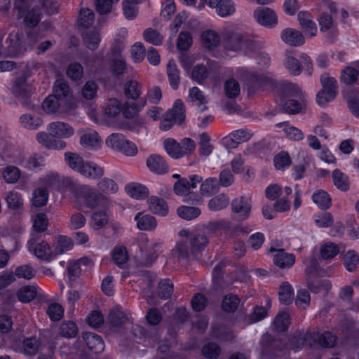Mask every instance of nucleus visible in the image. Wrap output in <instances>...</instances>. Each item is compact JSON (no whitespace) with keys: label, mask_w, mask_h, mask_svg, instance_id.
Instances as JSON below:
<instances>
[{"label":"nucleus","mask_w":359,"mask_h":359,"mask_svg":"<svg viewBox=\"0 0 359 359\" xmlns=\"http://www.w3.org/2000/svg\"><path fill=\"white\" fill-rule=\"evenodd\" d=\"M20 122L24 128L29 130H36L42 124V120L39 116L30 114L22 115Z\"/></svg>","instance_id":"obj_44"},{"label":"nucleus","mask_w":359,"mask_h":359,"mask_svg":"<svg viewBox=\"0 0 359 359\" xmlns=\"http://www.w3.org/2000/svg\"><path fill=\"white\" fill-rule=\"evenodd\" d=\"M201 41L206 48L211 49L219 43L220 38L215 32L208 30L202 34Z\"/></svg>","instance_id":"obj_43"},{"label":"nucleus","mask_w":359,"mask_h":359,"mask_svg":"<svg viewBox=\"0 0 359 359\" xmlns=\"http://www.w3.org/2000/svg\"><path fill=\"white\" fill-rule=\"evenodd\" d=\"M60 105L61 100L53 95H50L43 101L42 108L47 114H54L60 109Z\"/></svg>","instance_id":"obj_48"},{"label":"nucleus","mask_w":359,"mask_h":359,"mask_svg":"<svg viewBox=\"0 0 359 359\" xmlns=\"http://www.w3.org/2000/svg\"><path fill=\"white\" fill-rule=\"evenodd\" d=\"M72 248V243L69 238L65 236H60L57 238V242L54 248V253L55 257L58 255L63 254L64 252L71 250Z\"/></svg>","instance_id":"obj_51"},{"label":"nucleus","mask_w":359,"mask_h":359,"mask_svg":"<svg viewBox=\"0 0 359 359\" xmlns=\"http://www.w3.org/2000/svg\"><path fill=\"white\" fill-rule=\"evenodd\" d=\"M282 102L283 103V110L290 114L299 113L306 105L305 96L292 97L286 100H283Z\"/></svg>","instance_id":"obj_25"},{"label":"nucleus","mask_w":359,"mask_h":359,"mask_svg":"<svg viewBox=\"0 0 359 359\" xmlns=\"http://www.w3.org/2000/svg\"><path fill=\"white\" fill-rule=\"evenodd\" d=\"M340 328L348 338L359 340V322L352 318H345L340 323Z\"/></svg>","instance_id":"obj_22"},{"label":"nucleus","mask_w":359,"mask_h":359,"mask_svg":"<svg viewBox=\"0 0 359 359\" xmlns=\"http://www.w3.org/2000/svg\"><path fill=\"white\" fill-rule=\"evenodd\" d=\"M306 285L313 293L318 294L321 292H328L332 285L328 280L320 279L312 274H308L306 276Z\"/></svg>","instance_id":"obj_17"},{"label":"nucleus","mask_w":359,"mask_h":359,"mask_svg":"<svg viewBox=\"0 0 359 359\" xmlns=\"http://www.w3.org/2000/svg\"><path fill=\"white\" fill-rule=\"evenodd\" d=\"M323 89L317 94V102L320 105H325L334 99L337 93V83L334 77H330L324 74L320 77Z\"/></svg>","instance_id":"obj_8"},{"label":"nucleus","mask_w":359,"mask_h":359,"mask_svg":"<svg viewBox=\"0 0 359 359\" xmlns=\"http://www.w3.org/2000/svg\"><path fill=\"white\" fill-rule=\"evenodd\" d=\"M185 119V107L181 100H177L173 107L167 111L161 121L160 128L167 131L174 123L181 124Z\"/></svg>","instance_id":"obj_5"},{"label":"nucleus","mask_w":359,"mask_h":359,"mask_svg":"<svg viewBox=\"0 0 359 359\" xmlns=\"http://www.w3.org/2000/svg\"><path fill=\"white\" fill-rule=\"evenodd\" d=\"M173 293V284L169 279H165L158 283V295L161 299H167Z\"/></svg>","instance_id":"obj_54"},{"label":"nucleus","mask_w":359,"mask_h":359,"mask_svg":"<svg viewBox=\"0 0 359 359\" xmlns=\"http://www.w3.org/2000/svg\"><path fill=\"white\" fill-rule=\"evenodd\" d=\"M83 339L93 353L97 354L103 351L104 344L100 335L93 332H86L83 334Z\"/></svg>","instance_id":"obj_20"},{"label":"nucleus","mask_w":359,"mask_h":359,"mask_svg":"<svg viewBox=\"0 0 359 359\" xmlns=\"http://www.w3.org/2000/svg\"><path fill=\"white\" fill-rule=\"evenodd\" d=\"M54 136L50 135L49 132L38 133L36 135V140L43 146L48 149H63L66 147L67 144L65 142L60 140H55Z\"/></svg>","instance_id":"obj_16"},{"label":"nucleus","mask_w":359,"mask_h":359,"mask_svg":"<svg viewBox=\"0 0 359 359\" xmlns=\"http://www.w3.org/2000/svg\"><path fill=\"white\" fill-rule=\"evenodd\" d=\"M109 320L112 327L121 328L128 321V318L120 306H116L111 310Z\"/></svg>","instance_id":"obj_30"},{"label":"nucleus","mask_w":359,"mask_h":359,"mask_svg":"<svg viewBox=\"0 0 359 359\" xmlns=\"http://www.w3.org/2000/svg\"><path fill=\"white\" fill-rule=\"evenodd\" d=\"M278 298L281 304H290L294 299V290L292 285L287 283H283L279 287Z\"/></svg>","instance_id":"obj_34"},{"label":"nucleus","mask_w":359,"mask_h":359,"mask_svg":"<svg viewBox=\"0 0 359 359\" xmlns=\"http://www.w3.org/2000/svg\"><path fill=\"white\" fill-rule=\"evenodd\" d=\"M5 201L8 208L18 210L23 206V199L20 193L12 190L5 194Z\"/></svg>","instance_id":"obj_36"},{"label":"nucleus","mask_w":359,"mask_h":359,"mask_svg":"<svg viewBox=\"0 0 359 359\" xmlns=\"http://www.w3.org/2000/svg\"><path fill=\"white\" fill-rule=\"evenodd\" d=\"M80 174L86 177L95 180L103 176L104 168L94 162L86 161Z\"/></svg>","instance_id":"obj_29"},{"label":"nucleus","mask_w":359,"mask_h":359,"mask_svg":"<svg viewBox=\"0 0 359 359\" xmlns=\"http://www.w3.org/2000/svg\"><path fill=\"white\" fill-rule=\"evenodd\" d=\"M297 18L302 28L307 32L311 37L316 34L317 27L316 23L311 19V14L309 12H299Z\"/></svg>","instance_id":"obj_26"},{"label":"nucleus","mask_w":359,"mask_h":359,"mask_svg":"<svg viewBox=\"0 0 359 359\" xmlns=\"http://www.w3.org/2000/svg\"><path fill=\"white\" fill-rule=\"evenodd\" d=\"M125 95L133 100H137L141 95V85L137 81L130 80L124 85Z\"/></svg>","instance_id":"obj_38"},{"label":"nucleus","mask_w":359,"mask_h":359,"mask_svg":"<svg viewBox=\"0 0 359 359\" xmlns=\"http://www.w3.org/2000/svg\"><path fill=\"white\" fill-rule=\"evenodd\" d=\"M47 130L50 135L58 138H69L74 133V130L70 125L60 121L50 123Z\"/></svg>","instance_id":"obj_12"},{"label":"nucleus","mask_w":359,"mask_h":359,"mask_svg":"<svg viewBox=\"0 0 359 359\" xmlns=\"http://www.w3.org/2000/svg\"><path fill=\"white\" fill-rule=\"evenodd\" d=\"M37 42L36 34L33 32H27V39L24 40L23 34L19 31H13L8 35V43L6 50H0V56L16 57L25 50L27 46H33Z\"/></svg>","instance_id":"obj_2"},{"label":"nucleus","mask_w":359,"mask_h":359,"mask_svg":"<svg viewBox=\"0 0 359 359\" xmlns=\"http://www.w3.org/2000/svg\"><path fill=\"white\" fill-rule=\"evenodd\" d=\"M231 227L230 222L220 219L208 222L203 226V230L205 233H215L218 231L227 230Z\"/></svg>","instance_id":"obj_32"},{"label":"nucleus","mask_w":359,"mask_h":359,"mask_svg":"<svg viewBox=\"0 0 359 359\" xmlns=\"http://www.w3.org/2000/svg\"><path fill=\"white\" fill-rule=\"evenodd\" d=\"M224 93L228 98L233 99L240 94V86L238 82L233 79H229L224 83Z\"/></svg>","instance_id":"obj_58"},{"label":"nucleus","mask_w":359,"mask_h":359,"mask_svg":"<svg viewBox=\"0 0 359 359\" xmlns=\"http://www.w3.org/2000/svg\"><path fill=\"white\" fill-rule=\"evenodd\" d=\"M99 191L106 194H116L118 187L116 182L110 178L104 177L97 184Z\"/></svg>","instance_id":"obj_41"},{"label":"nucleus","mask_w":359,"mask_h":359,"mask_svg":"<svg viewBox=\"0 0 359 359\" xmlns=\"http://www.w3.org/2000/svg\"><path fill=\"white\" fill-rule=\"evenodd\" d=\"M95 20V15L93 11L88 8L80 10L78 18V23L83 27L88 28L91 26Z\"/></svg>","instance_id":"obj_53"},{"label":"nucleus","mask_w":359,"mask_h":359,"mask_svg":"<svg viewBox=\"0 0 359 359\" xmlns=\"http://www.w3.org/2000/svg\"><path fill=\"white\" fill-rule=\"evenodd\" d=\"M189 99L196 107V111L203 113L208 110V100L198 87H193L189 90Z\"/></svg>","instance_id":"obj_18"},{"label":"nucleus","mask_w":359,"mask_h":359,"mask_svg":"<svg viewBox=\"0 0 359 359\" xmlns=\"http://www.w3.org/2000/svg\"><path fill=\"white\" fill-rule=\"evenodd\" d=\"M254 17L256 21L262 26L273 27L278 23V18L276 13L267 7H259L254 11Z\"/></svg>","instance_id":"obj_9"},{"label":"nucleus","mask_w":359,"mask_h":359,"mask_svg":"<svg viewBox=\"0 0 359 359\" xmlns=\"http://www.w3.org/2000/svg\"><path fill=\"white\" fill-rule=\"evenodd\" d=\"M281 39L291 46H300L304 43V37L298 30L286 28L281 32Z\"/></svg>","instance_id":"obj_19"},{"label":"nucleus","mask_w":359,"mask_h":359,"mask_svg":"<svg viewBox=\"0 0 359 359\" xmlns=\"http://www.w3.org/2000/svg\"><path fill=\"white\" fill-rule=\"evenodd\" d=\"M270 252H276L273 262L275 265L280 268H290L294 264L295 257L292 254L285 252L283 249L276 250L271 248Z\"/></svg>","instance_id":"obj_21"},{"label":"nucleus","mask_w":359,"mask_h":359,"mask_svg":"<svg viewBox=\"0 0 359 359\" xmlns=\"http://www.w3.org/2000/svg\"><path fill=\"white\" fill-rule=\"evenodd\" d=\"M59 333L66 338L75 337L78 333V327L73 321H65L59 327Z\"/></svg>","instance_id":"obj_50"},{"label":"nucleus","mask_w":359,"mask_h":359,"mask_svg":"<svg viewBox=\"0 0 359 359\" xmlns=\"http://www.w3.org/2000/svg\"><path fill=\"white\" fill-rule=\"evenodd\" d=\"M188 240L190 246L192 247L197 255L204 250L209 241L205 232L201 231H196L191 234Z\"/></svg>","instance_id":"obj_27"},{"label":"nucleus","mask_w":359,"mask_h":359,"mask_svg":"<svg viewBox=\"0 0 359 359\" xmlns=\"http://www.w3.org/2000/svg\"><path fill=\"white\" fill-rule=\"evenodd\" d=\"M231 209L234 213L238 215L241 219H245L251 211L250 201L243 196L236 198L231 203Z\"/></svg>","instance_id":"obj_15"},{"label":"nucleus","mask_w":359,"mask_h":359,"mask_svg":"<svg viewBox=\"0 0 359 359\" xmlns=\"http://www.w3.org/2000/svg\"><path fill=\"white\" fill-rule=\"evenodd\" d=\"M127 139L121 133H112L106 139V144L107 147L118 151L123 144L126 142Z\"/></svg>","instance_id":"obj_62"},{"label":"nucleus","mask_w":359,"mask_h":359,"mask_svg":"<svg viewBox=\"0 0 359 359\" xmlns=\"http://www.w3.org/2000/svg\"><path fill=\"white\" fill-rule=\"evenodd\" d=\"M312 198L313 201L322 210L328 209L331 205V198L323 190L314 193Z\"/></svg>","instance_id":"obj_46"},{"label":"nucleus","mask_w":359,"mask_h":359,"mask_svg":"<svg viewBox=\"0 0 359 359\" xmlns=\"http://www.w3.org/2000/svg\"><path fill=\"white\" fill-rule=\"evenodd\" d=\"M215 9L217 13L221 17L231 15L236 11L235 4L231 0H221Z\"/></svg>","instance_id":"obj_49"},{"label":"nucleus","mask_w":359,"mask_h":359,"mask_svg":"<svg viewBox=\"0 0 359 359\" xmlns=\"http://www.w3.org/2000/svg\"><path fill=\"white\" fill-rule=\"evenodd\" d=\"M166 72L170 86L172 89L177 90L180 85V70L173 60L168 61Z\"/></svg>","instance_id":"obj_33"},{"label":"nucleus","mask_w":359,"mask_h":359,"mask_svg":"<svg viewBox=\"0 0 359 359\" xmlns=\"http://www.w3.org/2000/svg\"><path fill=\"white\" fill-rule=\"evenodd\" d=\"M252 134L247 130H238L229 135V137L224 139V142L226 145L236 147L238 144L249 140Z\"/></svg>","instance_id":"obj_24"},{"label":"nucleus","mask_w":359,"mask_h":359,"mask_svg":"<svg viewBox=\"0 0 359 359\" xmlns=\"http://www.w3.org/2000/svg\"><path fill=\"white\" fill-rule=\"evenodd\" d=\"M222 43L226 51H243L246 55L260 48L258 41L239 31L229 30L223 34Z\"/></svg>","instance_id":"obj_1"},{"label":"nucleus","mask_w":359,"mask_h":359,"mask_svg":"<svg viewBox=\"0 0 359 359\" xmlns=\"http://www.w3.org/2000/svg\"><path fill=\"white\" fill-rule=\"evenodd\" d=\"M273 163L277 170H284L291 165V158L287 152L280 151L274 156Z\"/></svg>","instance_id":"obj_56"},{"label":"nucleus","mask_w":359,"mask_h":359,"mask_svg":"<svg viewBox=\"0 0 359 359\" xmlns=\"http://www.w3.org/2000/svg\"><path fill=\"white\" fill-rule=\"evenodd\" d=\"M219 187L216 178L210 177L202 182L201 193L202 195L210 196L218 192Z\"/></svg>","instance_id":"obj_47"},{"label":"nucleus","mask_w":359,"mask_h":359,"mask_svg":"<svg viewBox=\"0 0 359 359\" xmlns=\"http://www.w3.org/2000/svg\"><path fill=\"white\" fill-rule=\"evenodd\" d=\"M48 191L46 188L39 187L33 191L32 203L35 207H42L47 204Z\"/></svg>","instance_id":"obj_37"},{"label":"nucleus","mask_w":359,"mask_h":359,"mask_svg":"<svg viewBox=\"0 0 359 359\" xmlns=\"http://www.w3.org/2000/svg\"><path fill=\"white\" fill-rule=\"evenodd\" d=\"M277 127L284 126L283 130L286 136L294 141H299L304 139V135L299 128L290 126L287 123H279L276 124Z\"/></svg>","instance_id":"obj_40"},{"label":"nucleus","mask_w":359,"mask_h":359,"mask_svg":"<svg viewBox=\"0 0 359 359\" xmlns=\"http://www.w3.org/2000/svg\"><path fill=\"white\" fill-rule=\"evenodd\" d=\"M177 212L180 217L186 220H191L198 217L201 211L197 207L183 205L177 208Z\"/></svg>","instance_id":"obj_45"},{"label":"nucleus","mask_w":359,"mask_h":359,"mask_svg":"<svg viewBox=\"0 0 359 359\" xmlns=\"http://www.w3.org/2000/svg\"><path fill=\"white\" fill-rule=\"evenodd\" d=\"M24 351L29 355H36L39 351L41 343L36 337L26 338L23 341Z\"/></svg>","instance_id":"obj_55"},{"label":"nucleus","mask_w":359,"mask_h":359,"mask_svg":"<svg viewBox=\"0 0 359 359\" xmlns=\"http://www.w3.org/2000/svg\"><path fill=\"white\" fill-rule=\"evenodd\" d=\"M32 90V86L27 83V78L25 76L15 79L11 89L14 96L23 100L29 97Z\"/></svg>","instance_id":"obj_13"},{"label":"nucleus","mask_w":359,"mask_h":359,"mask_svg":"<svg viewBox=\"0 0 359 359\" xmlns=\"http://www.w3.org/2000/svg\"><path fill=\"white\" fill-rule=\"evenodd\" d=\"M240 303V299L236 295H226L222 302V308L224 311H235Z\"/></svg>","instance_id":"obj_61"},{"label":"nucleus","mask_w":359,"mask_h":359,"mask_svg":"<svg viewBox=\"0 0 359 359\" xmlns=\"http://www.w3.org/2000/svg\"><path fill=\"white\" fill-rule=\"evenodd\" d=\"M149 210L154 214L165 216L168 212V207L164 199L158 196H151L148 200Z\"/></svg>","instance_id":"obj_28"},{"label":"nucleus","mask_w":359,"mask_h":359,"mask_svg":"<svg viewBox=\"0 0 359 359\" xmlns=\"http://www.w3.org/2000/svg\"><path fill=\"white\" fill-rule=\"evenodd\" d=\"M163 145L167 153L174 158L189 155L196 148L194 141L190 138H184L180 143L173 139H167Z\"/></svg>","instance_id":"obj_4"},{"label":"nucleus","mask_w":359,"mask_h":359,"mask_svg":"<svg viewBox=\"0 0 359 359\" xmlns=\"http://www.w3.org/2000/svg\"><path fill=\"white\" fill-rule=\"evenodd\" d=\"M21 175L20 169L15 166H8L3 171V177L6 183L13 184L18 181Z\"/></svg>","instance_id":"obj_57"},{"label":"nucleus","mask_w":359,"mask_h":359,"mask_svg":"<svg viewBox=\"0 0 359 359\" xmlns=\"http://www.w3.org/2000/svg\"><path fill=\"white\" fill-rule=\"evenodd\" d=\"M144 39L155 46H159L163 43V36L156 30L148 28L143 33Z\"/></svg>","instance_id":"obj_64"},{"label":"nucleus","mask_w":359,"mask_h":359,"mask_svg":"<svg viewBox=\"0 0 359 359\" xmlns=\"http://www.w3.org/2000/svg\"><path fill=\"white\" fill-rule=\"evenodd\" d=\"M126 191L131 197L136 199H143L149 196L147 188L137 183H131L126 185Z\"/></svg>","instance_id":"obj_35"},{"label":"nucleus","mask_w":359,"mask_h":359,"mask_svg":"<svg viewBox=\"0 0 359 359\" xmlns=\"http://www.w3.org/2000/svg\"><path fill=\"white\" fill-rule=\"evenodd\" d=\"M339 252L338 245L334 243H326L320 248V255L323 259H330L336 256Z\"/></svg>","instance_id":"obj_59"},{"label":"nucleus","mask_w":359,"mask_h":359,"mask_svg":"<svg viewBox=\"0 0 359 359\" xmlns=\"http://www.w3.org/2000/svg\"><path fill=\"white\" fill-rule=\"evenodd\" d=\"M149 170L157 175H163L168 171V164L163 156L159 154L150 155L146 161Z\"/></svg>","instance_id":"obj_10"},{"label":"nucleus","mask_w":359,"mask_h":359,"mask_svg":"<svg viewBox=\"0 0 359 359\" xmlns=\"http://www.w3.org/2000/svg\"><path fill=\"white\" fill-rule=\"evenodd\" d=\"M229 199L224 194H219L208 201V206L212 211H219L226 208L229 205Z\"/></svg>","instance_id":"obj_39"},{"label":"nucleus","mask_w":359,"mask_h":359,"mask_svg":"<svg viewBox=\"0 0 359 359\" xmlns=\"http://www.w3.org/2000/svg\"><path fill=\"white\" fill-rule=\"evenodd\" d=\"M172 254L178 259H187L191 257L195 258L198 255L190 246L188 238L182 239L178 241L175 247L172 250Z\"/></svg>","instance_id":"obj_11"},{"label":"nucleus","mask_w":359,"mask_h":359,"mask_svg":"<svg viewBox=\"0 0 359 359\" xmlns=\"http://www.w3.org/2000/svg\"><path fill=\"white\" fill-rule=\"evenodd\" d=\"M101 143L98 133L90 128H87L81 133L80 144L88 149H96L100 147Z\"/></svg>","instance_id":"obj_14"},{"label":"nucleus","mask_w":359,"mask_h":359,"mask_svg":"<svg viewBox=\"0 0 359 359\" xmlns=\"http://www.w3.org/2000/svg\"><path fill=\"white\" fill-rule=\"evenodd\" d=\"M79 197L83 200L85 205L89 208H95L98 205L108 203V198L103 194L97 191L89 185H81L77 189Z\"/></svg>","instance_id":"obj_7"},{"label":"nucleus","mask_w":359,"mask_h":359,"mask_svg":"<svg viewBox=\"0 0 359 359\" xmlns=\"http://www.w3.org/2000/svg\"><path fill=\"white\" fill-rule=\"evenodd\" d=\"M14 8L18 11V18H23V22L26 27L34 28L40 22L41 13L39 8L38 7L29 8V4L27 1L16 0Z\"/></svg>","instance_id":"obj_3"},{"label":"nucleus","mask_w":359,"mask_h":359,"mask_svg":"<svg viewBox=\"0 0 359 359\" xmlns=\"http://www.w3.org/2000/svg\"><path fill=\"white\" fill-rule=\"evenodd\" d=\"M134 219L137 222V227L139 230L151 231L157 226L156 218L151 215L138 212Z\"/></svg>","instance_id":"obj_23"},{"label":"nucleus","mask_w":359,"mask_h":359,"mask_svg":"<svg viewBox=\"0 0 359 359\" xmlns=\"http://www.w3.org/2000/svg\"><path fill=\"white\" fill-rule=\"evenodd\" d=\"M27 248L39 259L50 262L55 257V253L51 250L50 245L44 241H39L37 233H32L27 242Z\"/></svg>","instance_id":"obj_6"},{"label":"nucleus","mask_w":359,"mask_h":359,"mask_svg":"<svg viewBox=\"0 0 359 359\" xmlns=\"http://www.w3.org/2000/svg\"><path fill=\"white\" fill-rule=\"evenodd\" d=\"M114 263L120 268L126 263L128 259V253L125 247H116L112 252Z\"/></svg>","instance_id":"obj_63"},{"label":"nucleus","mask_w":359,"mask_h":359,"mask_svg":"<svg viewBox=\"0 0 359 359\" xmlns=\"http://www.w3.org/2000/svg\"><path fill=\"white\" fill-rule=\"evenodd\" d=\"M332 179L334 185L341 191H347L349 188L348 177L339 170L336 169L332 172Z\"/></svg>","instance_id":"obj_52"},{"label":"nucleus","mask_w":359,"mask_h":359,"mask_svg":"<svg viewBox=\"0 0 359 359\" xmlns=\"http://www.w3.org/2000/svg\"><path fill=\"white\" fill-rule=\"evenodd\" d=\"M37 294L36 288L32 285H27L22 287L17 292L18 299L23 302L27 303L33 300Z\"/></svg>","instance_id":"obj_42"},{"label":"nucleus","mask_w":359,"mask_h":359,"mask_svg":"<svg viewBox=\"0 0 359 359\" xmlns=\"http://www.w3.org/2000/svg\"><path fill=\"white\" fill-rule=\"evenodd\" d=\"M358 72L355 67H347L341 72V80L346 85H352L358 80Z\"/></svg>","instance_id":"obj_60"},{"label":"nucleus","mask_w":359,"mask_h":359,"mask_svg":"<svg viewBox=\"0 0 359 359\" xmlns=\"http://www.w3.org/2000/svg\"><path fill=\"white\" fill-rule=\"evenodd\" d=\"M64 157L65 162L72 170L81 173L86 161H84L79 154L70 151L65 152Z\"/></svg>","instance_id":"obj_31"}]
</instances>
